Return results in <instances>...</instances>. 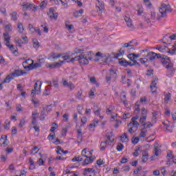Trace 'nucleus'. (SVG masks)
Instances as JSON below:
<instances>
[{
    "label": "nucleus",
    "instance_id": "nucleus-1",
    "mask_svg": "<svg viewBox=\"0 0 176 176\" xmlns=\"http://www.w3.org/2000/svg\"><path fill=\"white\" fill-rule=\"evenodd\" d=\"M141 53H146L144 54L146 57H148L150 61H153L155 58H160V61L164 65V68L167 69L166 75L167 76H173L174 72H175V68H174V63L170 60L167 56L162 55L160 54H157L153 52H148V50H143Z\"/></svg>",
    "mask_w": 176,
    "mask_h": 176
},
{
    "label": "nucleus",
    "instance_id": "nucleus-2",
    "mask_svg": "<svg viewBox=\"0 0 176 176\" xmlns=\"http://www.w3.org/2000/svg\"><path fill=\"white\" fill-rule=\"evenodd\" d=\"M127 57L128 58H129V60H131V61H133V63H131V62L126 60V59L124 58H121L119 59L120 65H122V67H128V65H129L130 67H133V65H137L138 67H140V63L135 60L136 58H138L140 57L139 54L131 53L128 54Z\"/></svg>",
    "mask_w": 176,
    "mask_h": 176
},
{
    "label": "nucleus",
    "instance_id": "nucleus-3",
    "mask_svg": "<svg viewBox=\"0 0 176 176\" xmlns=\"http://www.w3.org/2000/svg\"><path fill=\"white\" fill-rule=\"evenodd\" d=\"M146 118H148V110L143 107L141 109V117L139 120L140 123H141L142 127L144 129H151V127H153V122H146Z\"/></svg>",
    "mask_w": 176,
    "mask_h": 176
},
{
    "label": "nucleus",
    "instance_id": "nucleus-4",
    "mask_svg": "<svg viewBox=\"0 0 176 176\" xmlns=\"http://www.w3.org/2000/svg\"><path fill=\"white\" fill-rule=\"evenodd\" d=\"M171 12H173V9L170 5L162 4L159 9L157 20H162V19L167 17V13H171Z\"/></svg>",
    "mask_w": 176,
    "mask_h": 176
},
{
    "label": "nucleus",
    "instance_id": "nucleus-5",
    "mask_svg": "<svg viewBox=\"0 0 176 176\" xmlns=\"http://www.w3.org/2000/svg\"><path fill=\"white\" fill-rule=\"evenodd\" d=\"M46 58V56L44 58H39L38 63H34V60H32V63L29 64L28 66H24V69H28L29 71H32V69H36V68H41L42 67V61Z\"/></svg>",
    "mask_w": 176,
    "mask_h": 176
},
{
    "label": "nucleus",
    "instance_id": "nucleus-6",
    "mask_svg": "<svg viewBox=\"0 0 176 176\" xmlns=\"http://www.w3.org/2000/svg\"><path fill=\"white\" fill-rule=\"evenodd\" d=\"M75 60H76V61H78V63H80V64H82L83 65H86L89 64V59H87V58L85 55V53H83V52L80 56H77L72 58L70 60V63H74V61H75Z\"/></svg>",
    "mask_w": 176,
    "mask_h": 176
},
{
    "label": "nucleus",
    "instance_id": "nucleus-7",
    "mask_svg": "<svg viewBox=\"0 0 176 176\" xmlns=\"http://www.w3.org/2000/svg\"><path fill=\"white\" fill-rule=\"evenodd\" d=\"M137 120H138V116L133 117L131 119V122L128 124V127H132L135 131H137V130H138V127L140 126V123H138Z\"/></svg>",
    "mask_w": 176,
    "mask_h": 176
},
{
    "label": "nucleus",
    "instance_id": "nucleus-8",
    "mask_svg": "<svg viewBox=\"0 0 176 176\" xmlns=\"http://www.w3.org/2000/svg\"><path fill=\"white\" fill-rule=\"evenodd\" d=\"M41 87H42V82L39 80L34 84V89L32 90L31 96L35 97L36 94H41Z\"/></svg>",
    "mask_w": 176,
    "mask_h": 176
},
{
    "label": "nucleus",
    "instance_id": "nucleus-9",
    "mask_svg": "<svg viewBox=\"0 0 176 176\" xmlns=\"http://www.w3.org/2000/svg\"><path fill=\"white\" fill-rule=\"evenodd\" d=\"M22 6L23 10H32L33 12H35L37 9L34 4L29 3H23Z\"/></svg>",
    "mask_w": 176,
    "mask_h": 176
},
{
    "label": "nucleus",
    "instance_id": "nucleus-10",
    "mask_svg": "<svg viewBox=\"0 0 176 176\" xmlns=\"http://www.w3.org/2000/svg\"><path fill=\"white\" fill-rule=\"evenodd\" d=\"M109 71V74H107L106 76V80L107 83H109V82H111V79H112V78H116V76H118V74H116V71H115V69H110Z\"/></svg>",
    "mask_w": 176,
    "mask_h": 176
},
{
    "label": "nucleus",
    "instance_id": "nucleus-11",
    "mask_svg": "<svg viewBox=\"0 0 176 176\" xmlns=\"http://www.w3.org/2000/svg\"><path fill=\"white\" fill-rule=\"evenodd\" d=\"M3 36H4V41H6V45L9 47L10 50H13L14 49V46L13 45H10V37L9 36V33L8 32L3 33Z\"/></svg>",
    "mask_w": 176,
    "mask_h": 176
},
{
    "label": "nucleus",
    "instance_id": "nucleus-12",
    "mask_svg": "<svg viewBox=\"0 0 176 176\" xmlns=\"http://www.w3.org/2000/svg\"><path fill=\"white\" fill-rule=\"evenodd\" d=\"M98 1V4H96L97 8V13L98 16H102V12H104V2L96 0Z\"/></svg>",
    "mask_w": 176,
    "mask_h": 176
},
{
    "label": "nucleus",
    "instance_id": "nucleus-13",
    "mask_svg": "<svg viewBox=\"0 0 176 176\" xmlns=\"http://www.w3.org/2000/svg\"><path fill=\"white\" fill-rule=\"evenodd\" d=\"M14 78H19V76H24L27 75V72L21 69H15L14 72L11 74Z\"/></svg>",
    "mask_w": 176,
    "mask_h": 176
},
{
    "label": "nucleus",
    "instance_id": "nucleus-14",
    "mask_svg": "<svg viewBox=\"0 0 176 176\" xmlns=\"http://www.w3.org/2000/svg\"><path fill=\"white\" fill-rule=\"evenodd\" d=\"M47 15L51 19L57 20V18L58 17V14L55 12L54 8H50L49 12H47Z\"/></svg>",
    "mask_w": 176,
    "mask_h": 176
},
{
    "label": "nucleus",
    "instance_id": "nucleus-15",
    "mask_svg": "<svg viewBox=\"0 0 176 176\" xmlns=\"http://www.w3.org/2000/svg\"><path fill=\"white\" fill-rule=\"evenodd\" d=\"M125 22L126 23V25L131 30H134V25H133V20L130 18L129 16H125L124 18Z\"/></svg>",
    "mask_w": 176,
    "mask_h": 176
},
{
    "label": "nucleus",
    "instance_id": "nucleus-16",
    "mask_svg": "<svg viewBox=\"0 0 176 176\" xmlns=\"http://www.w3.org/2000/svg\"><path fill=\"white\" fill-rule=\"evenodd\" d=\"M63 63L64 61L59 60L58 62L55 63L54 64H48L47 67V68H50V69H53L54 68H60V67H61V65H63Z\"/></svg>",
    "mask_w": 176,
    "mask_h": 176
},
{
    "label": "nucleus",
    "instance_id": "nucleus-17",
    "mask_svg": "<svg viewBox=\"0 0 176 176\" xmlns=\"http://www.w3.org/2000/svg\"><path fill=\"white\" fill-rule=\"evenodd\" d=\"M157 78H155L152 82L151 85L150 86L151 89V93H156L157 90V87H156V85H157Z\"/></svg>",
    "mask_w": 176,
    "mask_h": 176
},
{
    "label": "nucleus",
    "instance_id": "nucleus-18",
    "mask_svg": "<svg viewBox=\"0 0 176 176\" xmlns=\"http://www.w3.org/2000/svg\"><path fill=\"white\" fill-rule=\"evenodd\" d=\"M154 155L155 156H160V147L159 146V142H155L154 144Z\"/></svg>",
    "mask_w": 176,
    "mask_h": 176
},
{
    "label": "nucleus",
    "instance_id": "nucleus-19",
    "mask_svg": "<svg viewBox=\"0 0 176 176\" xmlns=\"http://www.w3.org/2000/svg\"><path fill=\"white\" fill-rule=\"evenodd\" d=\"M86 158L84 160V162L82 163V166H86L87 164H90V163H93L94 162V158L91 156H87Z\"/></svg>",
    "mask_w": 176,
    "mask_h": 176
},
{
    "label": "nucleus",
    "instance_id": "nucleus-20",
    "mask_svg": "<svg viewBox=\"0 0 176 176\" xmlns=\"http://www.w3.org/2000/svg\"><path fill=\"white\" fill-rule=\"evenodd\" d=\"M157 116H159V111H153L151 118V122H153V123H156V122H157Z\"/></svg>",
    "mask_w": 176,
    "mask_h": 176
},
{
    "label": "nucleus",
    "instance_id": "nucleus-21",
    "mask_svg": "<svg viewBox=\"0 0 176 176\" xmlns=\"http://www.w3.org/2000/svg\"><path fill=\"white\" fill-rule=\"evenodd\" d=\"M91 155H93V153L87 148H84L81 153V156L83 157H87V156H91Z\"/></svg>",
    "mask_w": 176,
    "mask_h": 176
},
{
    "label": "nucleus",
    "instance_id": "nucleus-22",
    "mask_svg": "<svg viewBox=\"0 0 176 176\" xmlns=\"http://www.w3.org/2000/svg\"><path fill=\"white\" fill-rule=\"evenodd\" d=\"M13 79H14V77H13L12 74H10L6 77L3 81H2V84L5 85V83H10V81L13 80Z\"/></svg>",
    "mask_w": 176,
    "mask_h": 176
},
{
    "label": "nucleus",
    "instance_id": "nucleus-23",
    "mask_svg": "<svg viewBox=\"0 0 176 176\" xmlns=\"http://www.w3.org/2000/svg\"><path fill=\"white\" fill-rule=\"evenodd\" d=\"M106 137H107V140L108 141V145H111L112 144V142H113V141H115V139H113V138H112V133H107L106 134Z\"/></svg>",
    "mask_w": 176,
    "mask_h": 176
},
{
    "label": "nucleus",
    "instance_id": "nucleus-24",
    "mask_svg": "<svg viewBox=\"0 0 176 176\" xmlns=\"http://www.w3.org/2000/svg\"><path fill=\"white\" fill-rule=\"evenodd\" d=\"M96 57H100L103 58V62L107 63L108 61V56L103 55L100 52H98L96 54Z\"/></svg>",
    "mask_w": 176,
    "mask_h": 176
},
{
    "label": "nucleus",
    "instance_id": "nucleus-25",
    "mask_svg": "<svg viewBox=\"0 0 176 176\" xmlns=\"http://www.w3.org/2000/svg\"><path fill=\"white\" fill-rule=\"evenodd\" d=\"M124 52L125 50L123 47L120 48L118 53L116 54L114 56V58H119L120 56H124Z\"/></svg>",
    "mask_w": 176,
    "mask_h": 176
},
{
    "label": "nucleus",
    "instance_id": "nucleus-26",
    "mask_svg": "<svg viewBox=\"0 0 176 176\" xmlns=\"http://www.w3.org/2000/svg\"><path fill=\"white\" fill-rule=\"evenodd\" d=\"M8 137L6 135H2L0 138V146H2V145H6Z\"/></svg>",
    "mask_w": 176,
    "mask_h": 176
},
{
    "label": "nucleus",
    "instance_id": "nucleus-27",
    "mask_svg": "<svg viewBox=\"0 0 176 176\" xmlns=\"http://www.w3.org/2000/svg\"><path fill=\"white\" fill-rule=\"evenodd\" d=\"M100 112H101V108L98 107V106H94V113L96 115V116H100Z\"/></svg>",
    "mask_w": 176,
    "mask_h": 176
},
{
    "label": "nucleus",
    "instance_id": "nucleus-28",
    "mask_svg": "<svg viewBox=\"0 0 176 176\" xmlns=\"http://www.w3.org/2000/svg\"><path fill=\"white\" fill-rule=\"evenodd\" d=\"M32 124H34V126H36V115H38V112L36 111H33L32 113Z\"/></svg>",
    "mask_w": 176,
    "mask_h": 176
},
{
    "label": "nucleus",
    "instance_id": "nucleus-29",
    "mask_svg": "<svg viewBox=\"0 0 176 176\" xmlns=\"http://www.w3.org/2000/svg\"><path fill=\"white\" fill-rule=\"evenodd\" d=\"M165 38H168L169 39H170V41H176V34H173L169 36L167 34H166L164 36V39H165ZM175 46H176V41L175 42Z\"/></svg>",
    "mask_w": 176,
    "mask_h": 176
},
{
    "label": "nucleus",
    "instance_id": "nucleus-30",
    "mask_svg": "<svg viewBox=\"0 0 176 176\" xmlns=\"http://www.w3.org/2000/svg\"><path fill=\"white\" fill-rule=\"evenodd\" d=\"M120 140L122 142H127L129 141V138L127 137V133H124L120 136Z\"/></svg>",
    "mask_w": 176,
    "mask_h": 176
},
{
    "label": "nucleus",
    "instance_id": "nucleus-31",
    "mask_svg": "<svg viewBox=\"0 0 176 176\" xmlns=\"http://www.w3.org/2000/svg\"><path fill=\"white\" fill-rule=\"evenodd\" d=\"M107 145H108V140L102 142L100 144V151H105V148H107Z\"/></svg>",
    "mask_w": 176,
    "mask_h": 176
},
{
    "label": "nucleus",
    "instance_id": "nucleus-32",
    "mask_svg": "<svg viewBox=\"0 0 176 176\" xmlns=\"http://www.w3.org/2000/svg\"><path fill=\"white\" fill-rule=\"evenodd\" d=\"M60 151H61L62 153H64L65 155H67V153H68V151H64L61 146H58L57 147V151H56V153L58 155H61V153H60Z\"/></svg>",
    "mask_w": 176,
    "mask_h": 176
},
{
    "label": "nucleus",
    "instance_id": "nucleus-33",
    "mask_svg": "<svg viewBox=\"0 0 176 176\" xmlns=\"http://www.w3.org/2000/svg\"><path fill=\"white\" fill-rule=\"evenodd\" d=\"M29 163L30 164V167L29 168V170H35L36 166L34 162V160H32V158H29Z\"/></svg>",
    "mask_w": 176,
    "mask_h": 176
},
{
    "label": "nucleus",
    "instance_id": "nucleus-34",
    "mask_svg": "<svg viewBox=\"0 0 176 176\" xmlns=\"http://www.w3.org/2000/svg\"><path fill=\"white\" fill-rule=\"evenodd\" d=\"M41 158L38 160L36 162V164H38V166H44L45 165V160L42 159V154L39 153Z\"/></svg>",
    "mask_w": 176,
    "mask_h": 176
},
{
    "label": "nucleus",
    "instance_id": "nucleus-35",
    "mask_svg": "<svg viewBox=\"0 0 176 176\" xmlns=\"http://www.w3.org/2000/svg\"><path fill=\"white\" fill-rule=\"evenodd\" d=\"M10 16H11L12 20L14 21H17V12H12L11 14H10Z\"/></svg>",
    "mask_w": 176,
    "mask_h": 176
},
{
    "label": "nucleus",
    "instance_id": "nucleus-36",
    "mask_svg": "<svg viewBox=\"0 0 176 176\" xmlns=\"http://www.w3.org/2000/svg\"><path fill=\"white\" fill-rule=\"evenodd\" d=\"M130 47H134V46H137L138 45V42L137 40H132L130 42H129Z\"/></svg>",
    "mask_w": 176,
    "mask_h": 176
},
{
    "label": "nucleus",
    "instance_id": "nucleus-37",
    "mask_svg": "<svg viewBox=\"0 0 176 176\" xmlns=\"http://www.w3.org/2000/svg\"><path fill=\"white\" fill-rule=\"evenodd\" d=\"M148 159H149V155L148 153L144 154L142 155V162L143 163H146V162H148Z\"/></svg>",
    "mask_w": 176,
    "mask_h": 176
},
{
    "label": "nucleus",
    "instance_id": "nucleus-38",
    "mask_svg": "<svg viewBox=\"0 0 176 176\" xmlns=\"http://www.w3.org/2000/svg\"><path fill=\"white\" fill-rule=\"evenodd\" d=\"M18 30H19V32L20 34H23V32L24 31V27L23 26V23H18Z\"/></svg>",
    "mask_w": 176,
    "mask_h": 176
},
{
    "label": "nucleus",
    "instance_id": "nucleus-39",
    "mask_svg": "<svg viewBox=\"0 0 176 176\" xmlns=\"http://www.w3.org/2000/svg\"><path fill=\"white\" fill-rule=\"evenodd\" d=\"M60 56H61L60 54L52 53L51 55V57L53 58V60H56V58H60Z\"/></svg>",
    "mask_w": 176,
    "mask_h": 176
},
{
    "label": "nucleus",
    "instance_id": "nucleus-40",
    "mask_svg": "<svg viewBox=\"0 0 176 176\" xmlns=\"http://www.w3.org/2000/svg\"><path fill=\"white\" fill-rule=\"evenodd\" d=\"M45 116H46V111L43 110L41 112L40 120H45Z\"/></svg>",
    "mask_w": 176,
    "mask_h": 176
},
{
    "label": "nucleus",
    "instance_id": "nucleus-41",
    "mask_svg": "<svg viewBox=\"0 0 176 176\" xmlns=\"http://www.w3.org/2000/svg\"><path fill=\"white\" fill-rule=\"evenodd\" d=\"M43 96H50V89L46 87L43 94Z\"/></svg>",
    "mask_w": 176,
    "mask_h": 176
},
{
    "label": "nucleus",
    "instance_id": "nucleus-42",
    "mask_svg": "<svg viewBox=\"0 0 176 176\" xmlns=\"http://www.w3.org/2000/svg\"><path fill=\"white\" fill-rule=\"evenodd\" d=\"M123 148H124V146H123V144L122 143H119L118 145H117V151L118 152H120L121 151H123Z\"/></svg>",
    "mask_w": 176,
    "mask_h": 176
},
{
    "label": "nucleus",
    "instance_id": "nucleus-43",
    "mask_svg": "<svg viewBox=\"0 0 176 176\" xmlns=\"http://www.w3.org/2000/svg\"><path fill=\"white\" fill-rule=\"evenodd\" d=\"M10 126V121H9V120H6V122L4 124V129L6 130H9Z\"/></svg>",
    "mask_w": 176,
    "mask_h": 176
},
{
    "label": "nucleus",
    "instance_id": "nucleus-44",
    "mask_svg": "<svg viewBox=\"0 0 176 176\" xmlns=\"http://www.w3.org/2000/svg\"><path fill=\"white\" fill-rule=\"evenodd\" d=\"M170 98H171V94L168 93L165 95L164 101L165 102H168L170 101Z\"/></svg>",
    "mask_w": 176,
    "mask_h": 176
},
{
    "label": "nucleus",
    "instance_id": "nucleus-45",
    "mask_svg": "<svg viewBox=\"0 0 176 176\" xmlns=\"http://www.w3.org/2000/svg\"><path fill=\"white\" fill-rule=\"evenodd\" d=\"M147 131L146 130H142L140 134V138H144L146 135Z\"/></svg>",
    "mask_w": 176,
    "mask_h": 176
},
{
    "label": "nucleus",
    "instance_id": "nucleus-46",
    "mask_svg": "<svg viewBox=\"0 0 176 176\" xmlns=\"http://www.w3.org/2000/svg\"><path fill=\"white\" fill-rule=\"evenodd\" d=\"M135 113H138L140 112V104H138V102H137L135 104Z\"/></svg>",
    "mask_w": 176,
    "mask_h": 176
},
{
    "label": "nucleus",
    "instance_id": "nucleus-47",
    "mask_svg": "<svg viewBox=\"0 0 176 176\" xmlns=\"http://www.w3.org/2000/svg\"><path fill=\"white\" fill-rule=\"evenodd\" d=\"M33 46L35 49H38V47H39V42H38V40L35 39L33 41Z\"/></svg>",
    "mask_w": 176,
    "mask_h": 176
},
{
    "label": "nucleus",
    "instance_id": "nucleus-48",
    "mask_svg": "<svg viewBox=\"0 0 176 176\" xmlns=\"http://www.w3.org/2000/svg\"><path fill=\"white\" fill-rule=\"evenodd\" d=\"M38 146H34L31 151L32 155H35L38 152Z\"/></svg>",
    "mask_w": 176,
    "mask_h": 176
},
{
    "label": "nucleus",
    "instance_id": "nucleus-49",
    "mask_svg": "<svg viewBox=\"0 0 176 176\" xmlns=\"http://www.w3.org/2000/svg\"><path fill=\"white\" fill-rule=\"evenodd\" d=\"M0 64H2V65H6V60H5V58L2 56H0Z\"/></svg>",
    "mask_w": 176,
    "mask_h": 176
},
{
    "label": "nucleus",
    "instance_id": "nucleus-50",
    "mask_svg": "<svg viewBox=\"0 0 176 176\" xmlns=\"http://www.w3.org/2000/svg\"><path fill=\"white\" fill-rule=\"evenodd\" d=\"M47 5V1L44 0L40 3V8H46V6Z\"/></svg>",
    "mask_w": 176,
    "mask_h": 176
},
{
    "label": "nucleus",
    "instance_id": "nucleus-51",
    "mask_svg": "<svg viewBox=\"0 0 176 176\" xmlns=\"http://www.w3.org/2000/svg\"><path fill=\"white\" fill-rule=\"evenodd\" d=\"M30 61L31 63H32V60L31 59H27L26 60L23 61V67L24 68V67H28V65L30 64L28 63V62Z\"/></svg>",
    "mask_w": 176,
    "mask_h": 176
},
{
    "label": "nucleus",
    "instance_id": "nucleus-52",
    "mask_svg": "<svg viewBox=\"0 0 176 176\" xmlns=\"http://www.w3.org/2000/svg\"><path fill=\"white\" fill-rule=\"evenodd\" d=\"M77 111H78V113L80 115H82V111H83V106L78 105V107H77Z\"/></svg>",
    "mask_w": 176,
    "mask_h": 176
},
{
    "label": "nucleus",
    "instance_id": "nucleus-53",
    "mask_svg": "<svg viewBox=\"0 0 176 176\" xmlns=\"http://www.w3.org/2000/svg\"><path fill=\"white\" fill-rule=\"evenodd\" d=\"M24 124H25V119L23 118L22 120H21L19 126L21 129L23 128V126H24Z\"/></svg>",
    "mask_w": 176,
    "mask_h": 176
},
{
    "label": "nucleus",
    "instance_id": "nucleus-54",
    "mask_svg": "<svg viewBox=\"0 0 176 176\" xmlns=\"http://www.w3.org/2000/svg\"><path fill=\"white\" fill-rule=\"evenodd\" d=\"M0 12H1V13H2V14H3V16H8V14L6 13V8H1Z\"/></svg>",
    "mask_w": 176,
    "mask_h": 176
},
{
    "label": "nucleus",
    "instance_id": "nucleus-55",
    "mask_svg": "<svg viewBox=\"0 0 176 176\" xmlns=\"http://www.w3.org/2000/svg\"><path fill=\"white\" fill-rule=\"evenodd\" d=\"M141 170H142V166H139L136 168V170H135L133 171V174H135V175H137V174H138V173H140V171H141Z\"/></svg>",
    "mask_w": 176,
    "mask_h": 176
},
{
    "label": "nucleus",
    "instance_id": "nucleus-56",
    "mask_svg": "<svg viewBox=\"0 0 176 176\" xmlns=\"http://www.w3.org/2000/svg\"><path fill=\"white\" fill-rule=\"evenodd\" d=\"M82 52H85V50L76 48L74 50V54H78L79 53H82Z\"/></svg>",
    "mask_w": 176,
    "mask_h": 176
},
{
    "label": "nucleus",
    "instance_id": "nucleus-57",
    "mask_svg": "<svg viewBox=\"0 0 176 176\" xmlns=\"http://www.w3.org/2000/svg\"><path fill=\"white\" fill-rule=\"evenodd\" d=\"M143 19H144V21H146V23H147L148 24H149V23H151V19L148 18L146 16V14L143 15Z\"/></svg>",
    "mask_w": 176,
    "mask_h": 176
},
{
    "label": "nucleus",
    "instance_id": "nucleus-58",
    "mask_svg": "<svg viewBox=\"0 0 176 176\" xmlns=\"http://www.w3.org/2000/svg\"><path fill=\"white\" fill-rule=\"evenodd\" d=\"M16 109L17 112H22L23 108L21 107V104H16Z\"/></svg>",
    "mask_w": 176,
    "mask_h": 176
},
{
    "label": "nucleus",
    "instance_id": "nucleus-59",
    "mask_svg": "<svg viewBox=\"0 0 176 176\" xmlns=\"http://www.w3.org/2000/svg\"><path fill=\"white\" fill-rule=\"evenodd\" d=\"M150 16H151V20H155V19H156V12H151Z\"/></svg>",
    "mask_w": 176,
    "mask_h": 176
},
{
    "label": "nucleus",
    "instance_id": "nucleus-60",
    "mask_svg": "<svg viewBox=\"0 0 176 176\" xmlns=\"http://www.w3.org/2000/svg\"><path fill=\"white\" fill-rule=\"evenodd\" d=\"M140 102L142 104H146L148 102V100L146 99V97H142L140 98Z\"/></svg>",
    "mask_w": 176,
    "mask_h": 176
},
{
    "label": "nucleus",
    "instance_id": "nucleus-61",
    "mask_svg": "<svg viewBox=\"0 0 176 176\" xmlns=\"http://www.w3.org/2000/svg\"><path fill=\"white\" fill-rule=\"evenodd\" d=\"M69 114L68 113H66L63 115V120L64 122H68Z\"/></svg>",
    "mask_w": 176,
    "mask_h": 176
},
{
    "label": "nucleus",
    "instance_id": "nucleus-62",
    "mask_svg": "<svg viewBox=\"0 0 176 176\" xmlns=\"http://www.w3.org/2000/svg\"><path fill=\"white\" fill-rule=\"evenodd\" d=\"M44 110L45 111V112H47L49 113V112H52V106H47L44 108Z\"/></svg>",
    "mask_w": 176,
    "mask_h": 176
},
{
    "label": "nucleus",
    "instance_id": "nucleus-63",
    "mask_svg": "<svg viewBox=\"0 0 176 176\" xmlns=\"http://www.w3.org/2000/svg\"><path fill=\"white\" fill-rule=\"evenodd\" d=\"M16 43H17L18 46H19V47H21V45L23 43H24V42H23V41L21 39H18V40H16Z\"/></svg>",
    "mask_w": 176,
    "mask_h": 176
},
{
    "label": "nucleus",
    "instance_id": "nucleus-64",
    "mask_svg": "<svg viewBox=\"0 0 176 176\" xmlns=\"http://www.w3.org/2000/svg\"><path fill=\"white\" fill-rule=\"evenodd\" d=\"M76 97L78 100H80L82 98V91H78Z\"/></svg>",
    "mask_w": 176,
    "mask_h": 176
}]
</instances>
